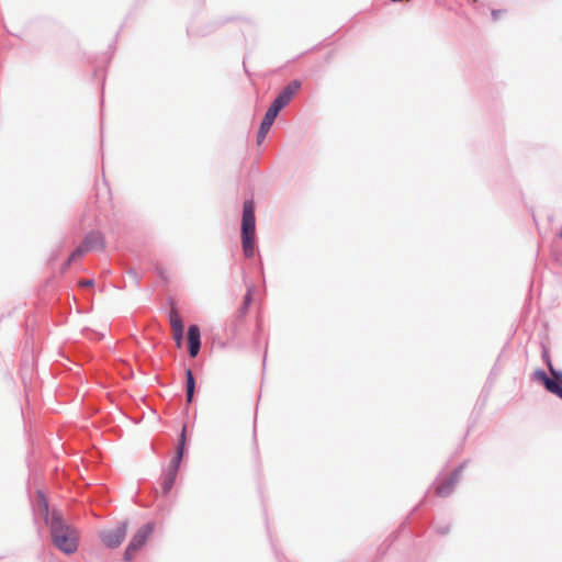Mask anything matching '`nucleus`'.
<instances>
[{"label": "nucleus", "mask_w": 562, "mask_h": 562, "mask_svg": "<svg viewBox=\"0 0 562 562\" xmlns=\"http://www.w3.org/2000/svg\"><path fill=\"white\" fill-rule=\"evenodd\" d=\"M50 532L54 544L65 553H72L78 548V532L67 525L59 515L53 513Z\"/></svg>", "instance_id": "nucleus-1"}, {"label": "nucleus", "mask_w": 562, "mask_h": 562, "mask_svg": "<svg viewBox=\"0 0 562 562\" xmlns=\"http://www.w3.org/2000/svg\"><path fill=\"white\" fill-rule=\"evenodd\" d=\"M241 235L244 252L251 257L255 252V212L251 201L244 203Z\"/></svg>", "instance_id": "nucleus-2"}, {"label": "nucleus", "mask_w": 562, "mask_h": 562, "mask_svg": "<svg viewBox=\"0 0 562 562\" xmlns=\"http://www.w3.org/2000/svg\"><path fill=\"white\" fill-rule=\"evenodd\" d=\"M126 535V526L120 525L113 529L105 530L101 533V539L103 543L110 548H115L120 546L125 538Z\"/></svg>", "instance_id": "nucleus-3"}, {"label": "nucleus", "mask_w": 562, "mask_h": 562, "mask_svg": "<svg viewBox=\"0 0 562 562\" xmlns=\"http://www.w3.org/2000/svg\"><path fill=\"white\" fill-rule=\"evenodd\" d=\"M279 112H280V109L277 108L273 103L268 109V111L261 122L259 132H258V143L259 144L265 139L266 135L268 134V132H269L270 127L272 126L274 119L277 117Z\"/></svg>", "instance_id": "nucleus-4"}, {"label": "nucleus", "mask_w": 562, "mask_h": 562, "mask_svg": "<svg viewBox=\"0 0 562 562\" xmlns=\"http://www.w3.org/2000/svg\"><path fill=\"white\" fill-rule=\"evenodd\" d=\"M151 531L153 527L150 525L144 526L137 531V533L133 537L128 548L126 549L127 559H130L132 553L135 552L145 543L147 537L150 535Z\"/></svg>", "instance_id": "nucleus-5"}, {"label": "nucleus", "mask_w": 562, "mask_h": 562, "mask_svg": "<svg viewBox=\"0 0 562 562\" xmlns=\"http://www.w3.org/2000/svg\"><path fill=\"white\" fill-rule=\"evenodd\" d=\"M550 370L553 379L547 378L543 373H540L539 376L548 391L562 398V373L555 372L552 368Z\"/></svg>", "instance_id": "nucleus-6"}, {"label": "nucleus", "mask_w": 562, "mask_h": 562, "mask_svg": "<svg viewBox=\"0 0 562 562\" xmlns=\"http://www.w3.org/2000/svg\"><path fill=\"white\" fill-rule=\"evenodd\" d=\"M300 89V83L297 81L291 82L273 101V104L280 110L283 109L293 98V95Z\"/></svg>", "instance_id": "nucleus-7"}, {"label": "nucleus", "mask_w": 562, "mask_h": 562, "mask_svg": "<svg viewBox=\"0 0 562 562\" xmlns=\"http://www.w3.org/2000/svg\"><path fill=\"white\" fill-rule=\"evenodd\" d=\"M170 325L172 328L173 339L176 340L177 346L180 347L183 338V323L175 311L170 314Z\"/></svg>", "instance_id": "nucleus-8"}, {"label": "nucleus", "mask_w": 562, "mask_h": 562, "mask_svg": "<svg viewBox=\"0 0 562 562\" xmlns=\"http://www.w3.org/2000/svg\"><path fill=\"white\" fill-rule=\"evenodd\" d=\"M188 339L190 345V355L195 357L200 350V329L196 325H191L188 331Z\"/></svg>", "instance_id": "nucleus-9"}, {"label": "nucleus", "mask_w": 562, "mask_h": 562, "mask_svg": "<svg viewBox=\"0 0 562 562\" xmlns=\"http://www.w3.org/2000/svg\"><path fill=\"white\" fill-rule=\"evenodd\" d=\"M187 398L191 402L194 393V379L191 370H187Z\"/></svg>", "instance_id": "nucleus-10"}, {"label": "nucleus", "mask_w": 562, "mask_h": 562, "mask_svg": "<svg viewBox=\"0 0 562 562\" xmlns=\"http://www.w3.org/2000/svg\"><path fill=\"white\" fill-rule=\"evenodd\" d=\"M37 498H38L37 499L38 512L47 517L48 516V505H47V502H46L44 495L42 493H38Z\"/></svg>", "instance_id": "nucleus-11"}, {"label": "nucleus", "mask_w": 562, "mask_h": 562, "mask_svg": "<svg viewBox=\"0 0 562 562\" xmlns=\"http://www.w3.org/2000/svg\"><path fill=\"white\" fill-rule=\"evenodd\" d=\"M172 482H173V477H170V479L168 480V482H167V483L165 484V486H164V491H165V492H168V491L170 490V487H171V485H172Z\"/></svg>", "instance_id": "nucleus-12"}, {"label": "nucleus", "mask_w": 562, "mask_h": 562, "mask_svg": "<svg viewBox=\"0 0 562 562\" xmlns=\"http://www.w3.org/2000/svg\"><path fill=\"white\" fill-rule=\"evenodd\" d=\"M79 284H80V286H91L93 284V281L85 280V281H81Z\"/></svg>", "instance_id": "nucleus-13"}, {"label": "nucleus", "mask_w": 562, "mask_h": 562, "mask_svg": "<svg viewBox=\"0 0 562 562\" xmlns=\"http://www.w3.org/2000/svg\"><path fill=\"white\" fill-rule=\"evenodd\" d=\"M448 492H449L448 488H446L445 486L438 487V494H440V495H446V494H448Z\"/></svg>", "instance_id": "nucleus-14"}]
</instances>
